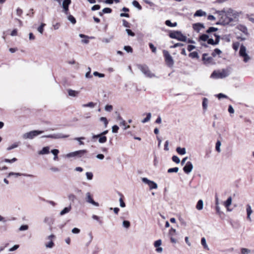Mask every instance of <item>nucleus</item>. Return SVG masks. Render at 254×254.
Listing matches in <instances>:
<instances>
[{"label":"nucleus","instance_id":"f257e3e1","mask_svg":"<svg viewBox=\"0 0 254 254\" xmlns=\"http://www.w3.org/2000/svg\"><path fill=\"white\" fill-rule=\"evenodd\" d=\"M218 14L219 20L217 22V24H222L223 25H228L232 22V18H229L225 12V9L217 11Z\"/></svg>","mask_w":254,"mask_h":254},{"label":"nucleus","instance_id":"f03ea898","mask_svg":"<svg viewBox=\"0 0 254 254\" xmlns=\"http://www.w3.org/2000/svg\"><path fill=\"white\" fill-rule=\"evenodd\" d=\"M138 68L146 77L148 78L156 77L155 74L151 72L149 67L146 65H138Z\"/></svg>","mask_w":254,"mask_h":254},{"label":"nucleus","instance_id":"7ed1b4c3","mask_svg":"<svg viewBox=\"0 0 254 254\" xmlns=\"http://www.w3.org/2000/svg\"><path fill=\"white\" fill-rule=\"evenodd\" d=\"M169 37L172 39H176L183 42H186L187 40V37L179 31H175L170 33Z\"/></svg>","mask_w":254,"mask_h":254},{"label":"nucleus","instance_id":"20e7f679","mask_svg":"<svg viewBox=\"0 0 254 254\" xmlns=\"http://www.w3.org/2000/svg\"><path fill=\"white\" fill-rule=\"evenodd\" d=\"M229 75V71L227 69H222V71H214L211 77L214 78H223Z\"/></svg>","mask_w":254,"mask_h":254},{"label":"nucleus","instance_id":"39448f33","mask_svg":"<svg viewBox=\"0 0 254 254\" xmlns=\"http://www.w3.org/2000/svg\"><path fill=\"white\" fill-rule=\"evenodd\" d=\"M225 12L229 18H232V21H233L234 19L238 18L241 14V12H238L232 8L225 9Z\"/></svg>","mask_w":254,"mask_h":254},{"label":"nucleus","instance_id":"423d86ee","mask_svg":"<svg viewBox=\"0 0 254 254\" xmlns=\"http://www.w3.org/2000/svg\"><path fill=\"white\" fill-rule=\"evenodd\" d=\"M43 131H39V130H32L29 132L24 133L22 135V137L24 139H32L34 138L35 136L42 133Z\"/></svg>","mask_w":254,"mask_h":254},{"label":"nucleus","instance_id":"0eeeda50","mask_svg":"<svg viewBox=\"0 0 254 254\" xmlns=\"http://www.w3.org/2000/svg\"><path fill=\"white\" fill-rule=\"evenodd\" d=\"M240 56L243 58V61L245 63H247L250 59V57L247 53V49L245 46L242 45L239 51Z\"/></svg>","mask_w":254,"mask_h":254},{"label":"nucleus","instance_id":"6e6552de","mask_svg":"<svg viewBox=\"0 0 254 254\" xmlns=\"http://www.w3.org/2000/svg\"><path fill=\"white\" fill-rule=\"evenodd\" d=\"M163 52L167 64L169 66H172L174 64V61L173 58L167 51L164 50Z\"/></svg>","mask_w":254,"mask_h":254},{"label":"nucleus","instance_id":"1a4fd4ad","mask_svg":"<svg viewBox=\"0 0 254 254\" xmlns=\"http://www.w3.org/2000/svg\"><path fill=\"white\" fill-rule=\"evenodd\" d=\"M69 135L64 134L62 133H56L52 134L43 136L42 137L51 138L53 139L65 138L69 136Z\"/></svg>","mask_w":254,"mask_h":254},{"label":"nucleus","instance_id":"9d476101","mask_svg":"<svg viewBox=\"0 0 254 254\" xmlns=\"http://www.w3.org/2000/svg\"><path fill=\"white\" fill-rule=\"evenodd\" d=\"M141 180L144 183L148 185L150 190L156 189L158 188V185L155 182L150 181L146 178H142Z\"/></svg>","mask_w":254,"mask_h":254},{"label":"nucleus","instance_id":"9b49d317","mask_svg":"<svg viewBox=\"0 0 254 254\" xmlns=\"http://www.w3.org/2000/svg\"><path fill=\"white\" fill-rule=\"evenodd\" d=\"M246 211L247 213V220L250 222H252L253 220L251 215L252 213L254 212V211L252 209L251 205L250 204H247L246 205Z\"/></svg>","mask_w":254,"mask_h":254},{"label":"nucleus","instance_id":"f8f14e48","mask_svg":"<svg viewBox=\"0 0 254 254\" xmlns=\"http://www.w3.org/2000/svg\"><path fill=\"white\" fill-rule=\"evenodd\" d=\"M71 3V0H64L62 6L63 8V12L66 14H68V6Z\"/></svg>","mask_w":254,"mask_h":254},{"label":"nucleus","instance_id":"ddd939ff","mask_svg":"<svg viewBox=\"0 0 254 254\" xmlns=\"http://www.w3.org/2000/svg\"><path fill=\"white\" fill-rule=\"evenodd\" d=\"M192 169L193 165L191 162L189 161L186 164L183 168V170L186 174H189L192 171Z\"/></svg>","mask_w":254,"mask_h":254},{"label":"nucleus","instance_id":"4468645a","mask_svg":"<svg viewBox=\"0 0 254 254\" xmlns=\"http://www.w3.org/2000/svg\"><path fill=\"white\" fill-rule=\"evenodd\" d=\"M86 201L94 206H98L99 203L98 202H95L92 198L90 192H87L86 193Z\"/></svg>","mask_w":254,"mask_h":254},{"label":"nucleus","instance_id":"2eb2a0df","mask_svg":"<svg viewBox=\"0 0 254 254\" xmlns=\"http://www.w3.org/2000/svg\"><path fill=\"white\" fill-rule=\"evenodd\" d=\"M162 244V241L161 240H158L157 241H156L154 243V246L155 248H156V252L157 253H161L163 251V249L162 247H160V246H161Z\"/></svg>","mask_w":254,"mask_h":254},{"label":"nucleus","instance_id":"dca6fc26","mask_svg":"<svg viewBox=\"0 0 254 254\" xmlns=\"http://www.w3.org/2000/svg\"><path fill=\"white\" fill-rule=\"evenodd\" d=\"M11 176H14L15 177L21 176H23L27 177H34V175H31V174L10 172L8 175V177H10Z\"/></svg>","mask_w":254,"mask_h":254},{"label":"nucleus","instance_id":"f3484780","mask_svg":"<svg viewBox=\"0 0 254 254\" xmlns=\"http://www.w3.org/2000/svg\"><path fill=\"white\" fill-rule=\"evenodd\" d=\"M214 36L216 37L215 40L214 41V40L212 38H210V39L208 38V39L207 40L208 44H211L212 45H215L219 43L220 36L215 34H214Z\"/></svg>","mask_w":254,"mask_h":254},{"label":"nucleus","instance_id":"a211bd4d","mask_svg":"<svg viewBox=\"0 0 254 254\" xmlns=\"http://www.w3.org/2000/svg\"><path fill=\"white\" fill-rule=\"evenodd\" d=\"M202 60L205 64H209L212 61V58L209 56L207 54H203L202 55Z\"/></svg>","mask_w":254,"mask_h":254},{"label":"nucleus","instance_id":"6ab92c4d","mask_svg":"<svg viewBox=\"0 0 254 254\" xmlns=\"http://www.w3.org/2000/svg\"><path fill=\"white\" fill-rule=\"evenodd\" d=\"M192 27L193 29L197 32H198L201 29L204 28V25L200 23H195L193 24Z\"/></svg>","mask_w":254,"mask_h":254},{"label":"nucleus","instance_id":"aec40b11","mask_svg":"<svg viewBox=\"0 0 254 254\" xmlns=\"http://www.w3.org/2000/svg\"><path fill=\"white\" fill-rule=\"evenodd\" d=\"M67 91L69 96L73 97H77L80 92L79 91L73 90L71 89H67Z\"/></svg>","mask_w":254,"mask_h":254},{"label":"nucleus","instance_id":"412c9836","mask_svg":"<svg viewBox=\"0 0 254 254\" xmlns=\"http://www.w3.org/2000/svg\"><path fill=\"white\" fill-rule=\"evenodd\" d=\"M118 119L120 121V125L123 127V129L124 130H126L129 127V126L127 125L126 126V123L125 120H124L122 118H121L120 116H119L118 117Z\"/></svg>","mask_w":254,"mask_h":254},{"label":"nucleus","instance_id":"4be33fe9","mask_svg":"<svg viewBox=\"0 0 254 254\" xmlns=\"http://www.w3.org/2000/svg\"><path fill=\"white\" fill-rule=\"evenodd\" d=\"M232 197L231 196L229 197L226 201L224 202V205L227 208V211H231V210H230L229 207L232 204Z\"/></svg>","mask_w":254,"mask_h":254},{"label":"nucleus","instance_id":"5701e85b","mask_svg":"<svg viewBox=\"0 0 254 254\" xmlns=\"http://www.w3.org/2000/svg\"><path fill=\"white\" fill-rule=\"evenodd\" d=\"M87 152L86 150H80L78 151H75V156L76 157H81L86 154Z\"/></svg>","mask_w":254,"mask_h":254},{"label":"nucleus","instance_id":"b1692460","mask_svg":"<svg viewBox=\"0 0 254 254\" xmlns=\"http://www.w3.org/2000/svg\"><path fill=\"white\" fill-rule=\"evenodd\" d=\"M50 152V148L49 146L44 147L43 149L38 152L39 155L48 154Z\"/></svg>","mask_w":254,"mask_h":254},{"label":"nucleus","instance_id":"393cba45","mask_svg":"<svg viewBox=\"0 0 254 254\" xmlns=\"http://www.w3.org/2000/svg\"><path fill=\"white\" fill-rule=\"evenodd\" d=\"M71 209V205H69L67 207H66L64 208L61 212H60V215H64L66 213H68L70 211Z\"/></svg>","mask_w":254,"mask_h":254},{"label":"nucleus","instance_id":"a878e982","mask_svg":"<svg viewBox=\"0 0 254 254\" xmlns=\"http://www.w3.org/2000/svg\"><path fill=\"white\" fill-rule=\"evenodd\" d=\"M177 152L181 155H183L186 153V149L185 148H181L180 147H178L176 148Z\"/></svg>","mask_w":254,"mask_h":254},{"label":"nucleus","instance_id":"bb28decb","mask_svg":"<svg viewBox=\"0 0 254 254\" xmlns=\"http://www.w3.org/2000/svg\"><path fill=\"white\" fill-rule=\"evenodd\" d=\"M203 201L202 200L200 199L197 202V204L196 205V208L198 210H201L203 209Z\"/></svg>","mask_w":254,"mask_h":254},{"label":"nucleus","instance_id":"cd10ccee","mask_svg":"<svg viewBox=\"0 0 254 254\" xmlns=\"http://www.w3.org/2000/svg\"><path fill=\"white\" fill-rule=\"evenodd\" d=\"M100 137H98V142L100 143H104L107 141V138L105 135H103L100 133L99 134Z\"/></svg>","mask_w":254,"mask_h":254},{"label":"nucleus","instance_id":"c85d7f7f","mask_svg":"<svg viewBox=\"0 0 254 254\" xmlns=\"http://www.w3.org/2000/svg\"><path fill=\"white\" fill-rule=\"evenodd\" d=\"M206 13L205 12L202 11L201 9L197 10L194 14V16H205Z\"/></svg>","mask_w":254,"mask_h":254},{"label":"nucleus","instance_id":"c756f323","mask_svg":"<svg viewBox=\"0 0 254 254\" xmlns=\"http://www.w3.org/2000/svg\"><path fill=\"white\" fill-rule=\"evenodd\" d=\"M208 103V99L206 98H203V101H202V107H203V109L204 111H206L207 109Z\"/></svg>","mask_w":254,"mask_h":254},{"label":"nucleus","instance_id":"7c9ffc66","mask_svg":"<svg viewBox=\"0 0 254 254\" xmlns=\"http://www.w3.org/2000/svg\"><path fill=\"white\" fill-rule=\"evenodd\" d=\"M96 104V103H93L92 102H89L87 104H82V107H84V108H85V107H89V108H93L95 106Z\"/></svg>","mask_w":254,"mask_h":254},{"label":"nucleus","instance_id":"2f4dec72","mask_svg":"<svg viewBox=\"0 0 254 254\" xmlns=\"http://www.w3.org/2000/svg\"><path fill=\"white\" fill-rule=\"evenodd\" d=\"M51 153L54 155L53 159L54 160H58V154L59 153V151L58 149H54L51 150Z\"/></svg>","mask_w":254,"mask_h":254},{"label":"nucleus","instance_id":"473e14b6","mask_svg":"<svg viewBox=\"0 0 254 254\" xmlns=\"http://www.w3.org/2000/svg\"><path fill=\"white\" fill-rule=\"evenodd\" d=\"M165 24L169 27H176L177 25V22L172 23L170 20H167L165 21Z\"/></svg>","mask_w":254,"mask_h":254},{"label":"nucleus","instance_id":"72a5a7b5","mask_svg":"<svg viewBox=\"0 0 254 254\" xmlns=\"http://www.w3.org/2000/svg\"><path fill=\"white\" fill-rule=\"evenodd\" d=\"M151 117V114L148 113L146 115V117L141 121L142 123H145L150 121Z\"/></svg>","mask_w":254,"mask_h":254},{"label":"nucleus","instance_id":"f704fd0d","mask_svg":"<svg viewBox=\"0 0 254 254\" xmlns=\"http://www.w3.org/2000/svg\"><path fill=\"white\" fill-rule=\"evenodd\" d=\"M132 4L134 7H136L138 9L141 10L142 9L141 6L140 5V4L138 3L137 1L135 0H133L132 2Z\"/></svg>","mask_w":254,"mask_h":254},{"label":"nucleus","instance_id":"c9c22d12","mask_svg":"<svg viewBox=\"0 0 254 254\" xmlns=\"http://www.w3.org/2000/svg\"><path fill=\"white\" fill-rule=\"evenodd\" d=\"M221 145V142L220 140H217L216 143L215 149L218 152H221L220 146Z\"/></svg>","mask_w":254,"mask_h":254},{"label":"nucleus","instance_id":"e433bc0d","mask_svg":"<svg viewBox=\"0 0 254 254\" xmlns=\"http://www.w3.org/2000/svg\"><path fill=\"white\" fill-rule=\"evenodd\" d=\"M68 198L69 201L73 202L76 199V196L74 194L71 193L68 195Z\"/></svg>","mask_w":254,"mask_h":254},{"label":"nucleus","instance_id":"4c0bfd02","mask_svg":"<svg viewBox=\"0 0 254 254\" xmlns=\"http://www.w3.org/2000/svg\"><path fill=\"white\" fill-rule=\"evenodd\" d=\"M179 168L178 167H174L170 168L168 170L167 172L169 173H177L179 171Z\"/></svg>","mask_w":254,"mask_h":254},{"label":"nucleus","instance_id":"58836bf2","mask_svg":"<svg viewBox=\"0 0 254 254\" xmlns=\"http://www.w3.org/2000/svg\"><path fill=\"white\" fill-rule=\"evenodd\" d=\"M85 138L84 137H75L74 139L79 142V145H84V143L82 140H84Z\"/></svg>","mask_w":254,"mask_h":254},{"label":"nucleus","instance_id":"ea45409f","mask_svg":"<svg viewBox=\"0 0 254 254\" xmlns=\"http://www.w3.org/2000/svg\"><path fill=\"white\" fill-rule=\"evenodd\" d=\"M68 20L70 21V22L74 24L76 23V19L75 18L71 15H69L67 17Z\"/></svg>","mask_w":254,"mask_h":254},{"label":"nucleus","instance_id":"a19ab883","mask_svg":"<svg viewBox=\"0 0 254 254\" xmlns=\"http://www.w3.org/2000/svg\"><path fill=\"white\" fill-rule=\"evenodd\" d=\"M251 251L247 248H242L241 249V252L242 254H249Z\"/></svg>","mask_w":254,"mask_h":254},{"label":"nucleus","instance_id":"79ce46f5","mask_svg":"<svg viewBox=\"0 0 254 254\" xmlns=\"http://www.w3.org/2000/svg\"><path fill=\"white\" fill-rule=\"evenodd\" d=\"M130 225V223L129 221L127 220H124L123 222V226L127 229H128Z\"/></svg>","mask_w":254,"mask_h":254},{"label":"nucleus","instance_id":"37998d69","mask_svg":"<svg viewBox=\"0 0 254 254\" xmlns=\"http://www.w3.org/2000/svg\"><path fill=\"white\" fill-rule=\"evenodd\" d=\"M208 38L209 36L206 34H202L199 37V40L203 41H207Z\"/></svg>","mask_w":254,"mask_h":254},{"label":"nucleus","instance_id":"c03bdc74","mask_svg":"<svg viewBox=\"0 0 254 254\" xmlns=\"http://www.w3.org/2000/svg\"><path fill=\"white\" fill-rule=\"evenodd\" d=\"M18 146V143L15 142V143H13V144H12L11 145L8 146L7 148V150L9 151L11 149H13L14 148L17 147Z\"/></svg>","mask_w":254,"mask_h":254},{"label":"nucleus","instance_id":"a18cd8bd","mask_svg":"<svg viewBox=\"0 0 254 254\" xmlns=\"http://www.w3.org/2000/svg\"><path fill=\"white\" fill-rule=\"evenodd\" d=\"M46 25L45 23H42L40 26L38 28L37 30L41 34H43L44 31V27Z\"/></svg>","mask_w":254,"mask_h":254},{"label":"nucleus","instance_id":"49530a36","mask_svg":"<svg viewBox=\"0 0 254 254\" xmlns=\"http://www.w3.org/2000/svg\"><path fill=\"white\" fill-rule=\"evenodd\" d=\"M189 56L191 58H198V55L197 52H193L189 54Z\"/></svg>","mask_w":254,"mask_h":254},{"label":"nucleus","instance_id":"de8ad7c7","mask_svg":"<svg viewBox=\"0 0 254 254\" xmlns=\"http://www.w3.org/2000/svg\"><path fill=\"white\" fill-rule=\"evenodd\" d=\"M54 246V243L52 241H50L49 242L45 244V247L47 248L51 249Z\"/></svg>","mask_w":254,"mask_h":254},{"label":"nucleus","instance_id":"09e8293b","mask_svg":"<svg viewBox=\"0 0 254 254\" xmlns=\"http://www.w3.org/2000/svg\"><path fill=\"white\" fill-rule=\"evenodd\" d=\"M93 75L95 76H98L100 78H103L105 76L104 74L99 73L97 71H94L93 72Z\"/></svg>","mask_w":254,"mask_h":254},{"label":"nucleus","instance_id":"8fccbe9b","mask_svg":"<svg viewBox=\"0 0 254 254\" xmlns=\"http://www.w3.org/2000/svg\"><path fill=\"white\" fill-rule=\"evenodd\" d=\"M100 121L101 122H102L104 123V125H105V127H106L107 126V125L108 124V122L107 119L105 117H101L100 118Z\"/></svg>","mask_w":254,"mask_h":254},{"label":"nucleus","instance_id":"3c124183","mask_svg":"<svg viewBox=\"0 0 254 254\" xmlns=\"http://www.w3.org/2000/svg\"><path fill=\"white\" fill-rule=\"evenodd\" d=\"M172 160L173 162H175L177 164H179L180 163V158L177 156H173L172 158Z\"/></svg>","mask_w":254,"mask_h":254},{"label":"nucleus","instance_id":"603ef678","mask_svg":"<svg viewBox=\"0 0 254 254\" xmlns=\"http://www.w3.org/2000/svg\"><path fill=\"white\" fill-rule=\"evenodd\" d=\"M221 53V51L219 49H215L212 53V55L213 57H215L217 55H219Z\"/></svg>","mask_w":254,"mask_h":254},{"label":"nucleus","instance_id":"864d4df0","mask_svg":"<svg viewBox=\"0 0 254 254\" xmlns=\"http://www.w3.org/2000/svg\"><path fill=\"white\" fill-rule=\"evenodd\" d=\"M86 176L87 178V179L88 180H91L93 178V175L92 172H86Z\"/></svg>","mask_w":254,"mask_h":254},{"label":"nucleus","instance_id":"5fc2aeb1","mask_svg":"<svg viewBox=\"0 0 254 254\" xmlns=\"http://www.w3.org/2000/svg\"><path fill=\"white\" fill-rule=\"evenodd\" d=\"M28 228L29 227L27 225H23L19 227V230L20 231H26L28 229Z\"/></svg>","mask_w":254,"mask_h":254},{"label":"nucleus","instance_id":"6e6d98bb","mask_svg":"<svg viewBox=\"0 0 254 254\" xmlns=\"http://www.w3.org/2000/svg\"><path fill=\"white\" fill-rule=\"evenodd\" d=\"M217 30H218L217 28L210 27L207 30L206 32L208 33H210L212 32L216 31Z\"/></svg>","mask_w":254,"mask_h":254},{"label":"nucleus","instance_id":"4d7b16f0","mask_svg":"<svg viewBox=\"0 0 254 254\" xmlns=\"http://www.w3.org/2000/svg\"><path fill=\"white\" fill-rule=\"evenodd\" d=\"M149 46L152 52L154 53H156V48L154 46L152 43H150L149 44Z\"/></svg>","mask_w":254,"mask_h":254},{"label":"nucleus","instance_id":"13d9d810","mask_svg":"<svg viewBox=\"0 0 254 254\" xmlns=\"http://www.w3.org/2000/svg\"><path fill=\"white\" fill-rule=\"evenodd\" d=\"M112 39H113V36H111L109 38H103L102 40V41L103 43H108L110 42V41L112 40Z\"/></svg>","mask_w":254,"mask_h":254},{"label":"nucleus","instance_id":"bf43d9fd","mask_svg":"<svg viewBox=\"0 0 254 254\" xmlns=\"http://www.w3.org/2000/svg\"><path fill=\"white\" fill-rule=\"evenodd\" d=\"M124 49L128 53H131L132 52V49L129 46H124Z\"/></svg>","mask_w":254,"mask_h":254},{"label":"nucleus","instance_id":"052dcab7","mask_svg":"<svg viewBox=\"0 0 254 254\" xmlns=\"http://www.w3.org/2000/svg\"><path fill=\"white\" fill-rule=\"evenodd\" d=\"M112 12V9L110 8L106 7L104 8L102 10V13H110Z\"/></svg>","mask_w":254,"mask_h":254},{"label":"nucleus","instance_id":"680f3d73","mask_svg":"<svg viewBox=\"0 0 254 254\" xmlns=\"http://www.w3.org/2000/svg\"><path fill=\"white\" fill-rule=\"evenodd\" d=\"M119 127L117 125H114L112 127V131L113 133H117L119 130Z\"/></svg>","mask_w":254,"mask_h":254},{"label":"nucleus","instance_id":"e2e57ef3","mask_svg":"<svg viewBox=\"0 0 254 254\" xmlns=\"http://www.w3.org/2000/svg\"><path fill=\"white\" fill-rule=\"evenodd\" d=\"M201 243L202 245L204 247V248H207V245L206 244V240L204 238H202L201 240Z\"/></svg>","mask_w":254,"mask_h":254},{"label":"nucleus","instance_id":"0e129e2a","mask_svg":"<svg viewBox=\"0 0 254 254\" xmlns=\"http://www.w3.org/2000/svg\"><path fill=\"white\" fill-rule=\"evenodd\" d=\"M105 110L107 112H111L113 110V106L112 105H107L105 106Z\"/></svg>","mask_w":254,"mask_h":254},{"label":"nucleus","instance_id":"69168bd1","mask_svg":"<svg viewBox=\"0 0 254 254\" xmlns=\"http://www.w3.org/2000/svg\"><path fill=\"white\" fill-rule=\"evenodd\" d=\"M66 157L67 158L76 157L75 151L67 154Z\"/></svg>","mask_w":254,"mask_h":254},{"label":"nucleus","instance_id":"338daca9","mask_svg":"<svg viewBox=\"0 0 254 254\" xmlns=\"http://www.w3.org/2000/svg\"><path fill=\"white\" fill-rule=\"evenodd\" d=\"M184 46L183 44L181 43H176V44H174L173 46H170V48H176L177 47H182V46Z\"/></svg>","mask_w":254,"mask_h":254},{"label":"nucleus","instance_id":"774afa93","mask_svg":"<svg viewBox=\"0 0 254 254\" xmlns=\"http://www.w3.org/2000/svg\"><path fill=\"white\" fill-rule=\"evenodd\" d=\"M71 232L73 234H79L80 232V230L78 228H74L73 229H72L71 230Z\"/></svg>","mask_w":254,"mask_h":254}]
</instances>
